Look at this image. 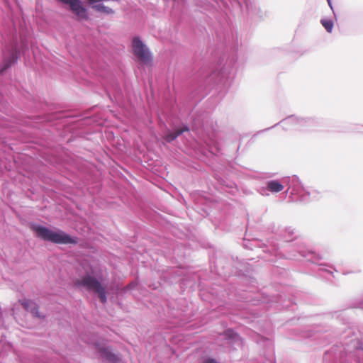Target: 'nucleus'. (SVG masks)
<instances>
[{
  "label": "nucleus",
  "mask_w": 363,
  "mask_h": 363,
  "mask_svg": "<svg viewBox=\"0 0 363 363\" xmlns=\"http://www.w3.org/2000/svg\"><path fill=\"white\" fill-rule=\"evenodd\" d=\"M328 1L329 2V1H330V0H328Z\"/></svg>",
  "instance_id": "nucleus-11"
},
{
  "label": "nucleus",
  "mask_w": 363,
  "mask_h": 363,
  "mask_svg": "<svg viewBox=\"0 0 363 363\" xmlns=\"http://www.w3.org/2000/svg\"><path fill=\"white\" fill-rule=\"evenodd\" d=\"M94 269L91 267L86 274L74 280V286L78 289H84L88 291H93L98 295L101 303H105L106 298V286L93 276Z\"/></svg>",
  "instance_id": "nucleus-1"
},
{
  "label": "nucleus",
  "mask_w": 363,
  "mask_h": 363,
  "mask_svg": "<svg viewBox=\"0 0 363 363\" xmlns=\"http://www.w3.org/2000/svg\"><path fill=\"white\" fill-rule=\"evenodd\" d=\"M94 345L101 355L110 362L116 363L121 360L120 357L118 354L111 352L108 348L105 347L104 345H101V344L99 343H95Z\"/></svg>",
  "instance_id": "nucleus-4"
},
{
  "label": "nucleus",
  "mask_w": 363,
  "mask_h": 363,
  "mask_svg": "<svg viewBox=\"0 0 363 363\" xmlns=\"http://www.w3.org/2000/svg\"><path fill=\"white\" fill-rule=\"evenodd\" d=\"M23 307L27 311L30 312L34 316L41 318L38 305L33 301L28 299H24L19 301Z\"/></svg>",
  "instance_id": "nucleus-5"
},
{
  "label": "nucleus",
  "mask_w": 363,
  "mask_h": 363,
  "mask_svg": "<svg viewBox=\"0 0 363 363\" xmlns=\"http://www.w3.org/2000/svg\"><path fill=\"white\" fill-rule=\"evenodd\" d=\"M189 128L187 127L181 128L179 129H177L174 132H169L167 133L165 136L164 137V140L169 143L175 140L179 135H180L182 133L185 131H188Z\"/></svg>",
  "instance_id": "nucleus-6"
},
{
  "label": "nucleus",
  "mask_w": 363,
  "mask_h": 363,
  "mask_svg": "<svg viewBox=\"0 0 363 363\" xmlns=\"http://www.w3.org/2000/svg\"><path fill=\"white\" fill-rule=\"evenodd\" d=\"M17 60L16 53L12 52L10 57L4 62L3 67L0 69V73H3L6 69L11 66Z\"/></svg>",
  "instance_id": "nucleus-8"
},
{
  "label": "nucleus",
  "mask_w": 363,
  "mask_h": 363,
  "mask_svg": "<svg viewBox=\"0 0 363 363\" xmlns=\"http://www.w3.org/2000/svg\"><path fill=\"white\" fill-rule=\"evenodd\" d=\"M267 189L272 192H279L283 190L284 186L279 182L273 180L267 183Z\"/></svg>",
  "instance_id": "nucleus-7"
},
{
  "label": "nucleus",
  "mask_w": 363,
  "mask_h": 363,
  "mask_svg": "<svg viewBox=\"0 0 363 363\" xmlns=\"http://www.w3.org/2000/svg\"><path fill=\"white\" fill-rule=\"evenodd\" d=\"M320 22H321V24L323 25V26L325 28V30L328 32H329V33L332 32V30L333 28V23L331 20L322 19Z\"/></svg>",
  "instance_id": "nucleus-10"
},
{
  "label": "nucleus",
  "mask_w": 363,
  "mask_h": 363,
  "mask_svg": "<svg viewBox=\"0 0 363 363\" xmlns=\"http://www.w3.org/2000/svg\"><path fill=\"white\" fill-rule=\"evenodd\" d=\"M132 50L133 55L139 62L146 65H152V57L151 52L139 37L133 38Z\"/></svg>",
  "instance_id": "nucleus-3"
},
{
  "label": "nucleus",
  "mask_w": 363,
  "mask_h": 363,
  "mask_svg": "<svg viewBox=\"0 0 363 363\" xmlns=\"http://www.w3.org/2000/svg\"><path fill=\"white\" fill-rule=\"evenodd\" d=\"M32 230L35 232L37 236L40 239L55 244L67 245L78 242L77 238L72 237L62 230L52 231L46 227L37 225H33Z\"/></svg>",
  "instance_id": "nucleus-2"
},
{
  "label": "nucleus",
  "mask_w": 363,
  "mask_h": 363,
  "mask_svg": "<svg viewBox=\"0 0 363 363\" xmlns=\"http://www.w3.org/2000/svg\"><path fill=\"white\" fill-rule=\"evenodd\" d=\"M92 9L96 11L102 12L106 14H113L114 13V11L112 9H111L108 6H106L104 4L93 5Z\"/></svg>",
  "instance_id": "nucleus-9"
}]
</instances>
